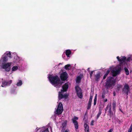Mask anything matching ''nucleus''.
Masks as SVG:
<instances>
[{
	"instance_id": "f257e3e1",
	"label": "nucleus",
	"mask_w": 132,
	"mask_h": 132,
	"mask_svg": "<svg viewBox=\"0 0 132 132\" xmlns=\"http://www.w3.org/2000/svg\"><path fill=\"white\" fill-rule=\"evenodd\" d=\"M48 78L51 83L55 87L59 85L60 86L62 84V83L60 78L57 75H51Z\"/></svg>"
},
{
	"instance_id": "f03ea898",
	"label": "nucleus",
	"mask_w": 132,
	"mask_h": 132,
	"mask_svg": "<svg viewBox=\"0 0 132 132\" xmlns=\"http://www.w3.org/2000/svg\"><path fill=\"white\" fill-rule=\"evenodd\" d=\"M116 79L112 77H109L107 78L105 82V86L107 88H110L115 85Z\"/></svg>"
},
{
	"instance_id": "7ed1b4c3",
	"label": "nucleus",
	"mask_w": 132,
	"mask_h": 132,
	"mask_svg": "<svg viewBox=\"0 0 132 132\" xmlns=\"http://www.w3.org/2000/svg\"><path fill=\"white\" fill-rule=\"evenodd\" d=\"M63 111V108L62 104L60 103L58 104L57 109L54 111L55 114L59 115L61 114Z\"/></svg>"
},
{
	"instance_id": "20e7f679",
	"label": "nucleus",
	"mask_w": 132,
	"mask_h": 132,
	"mask_svg": "<svg viewBox=\"0 0 132 132\" xmlns=\"http://www.w3.org/2000/svg\"><path fill=\"white\" fill-rule=\"evenodd\" d=\"M12 63L11 62L3 64L2 67L5 69V71L7 72L9 71L11 69V67Z\"/></svg>"
},
{
	"instance_id": "39448f33",
	"label": "nucleus",
	"mask_w": 132,
	"mask_h": 132,
	"mask_svg": "<svg viewBox=\"0 0 132 132\" xmlns=\"http://www.w3.org/2000/svg\"><path fill=\"white\" fill-rule=\"evenodd\" d=\"M68 74L66 72H62L60 76L61 80L62 81H67L68 78Z\"/></svg>"
},
{
	"instance_id": "423d86ee",
	"label": "nucleus",
	"mask_w": 132,
	"mask_h": 132,
	"mask_svg": "<svg viewBox=\"0 0 132 132\" xmlns=\"http://www.w3.org/2000/svg\"><path fill=\"white\" fill-rule=\"evenodd\" d=\"M63 91H61V92H59L58 99L59 100L63 98L67 99L68 96V95L67 94L63 95Z\"/></svg>"
},
{
	"instance_id": "0eeeda50",
	"label": "nucleus",
	"mask_w": 132,
	"mask_h": 132,
	"mask_svg": "<svg viewBox=\"0 0 132 132\" xmlns=\"http://www.w3.org/2000/svg\"><path fill=\"white\" fill-rule=\"evenodd\" d=\"M122 92L123 93H125V92L127 91H129L130 88L128 84H125L124 86L123 87L122 89Z\"/></svg>"
},
{
	"instance_id": "6e6552de",
	"label": "nucleus",
	"mask_w": 132,
	"mask_h": 132,
	"mask_svg": "<svg viewBox=\"0 0 132 132\" xmlns=\"http://www.w3.org/2000/svg\"><path fill=\"white\" fill-rule=\"evenodd\" d=\"M68 82L65 83L62 86V89L61 91L63 92H66L68 88Z\"/></svg>"
},
{
	"instance_id": "1a4fd4ad",
	"label": "nucleus",
	"mask_w": 132,
	"mask_h": 132,
	"mask_svg": "<svg viewBox=\"0 0 132 132\" xmlns=\"http://www.w3.org/2000/svg\"><path fill=\"white\" fill-rule=\"evenodd\" d=\"M117 58L119 62H124L125 61L126 57L124 56H121L120 58L119 56H118L117 57Z\"/></svg>"
},
{
	"instance_id": "9d476101",
	"label": "nucleus",
	"mask_w": 132,
	"mask_h": 132,
	"mask_svg": "<svg viewBox=\"0 0 132 132\" xmlns=\"http://www.w3.org/2000/svg\"><path fill=\"white\" fill-rule=\"evenodd\" d=\"M12 83V80H10L9 81H7L6 80H4L2 82V84L4 86H7L10 85Z\"/></svg>"
},
{
	"instance_id": "9b49d317",
	"label": "nucleus",
	"mask_w": 132,
	"mask_h": 132,
	"mask_svg": "<svg viewBox=\"0 0 132 132\" xmlns=\"http://www.w3.org/2000/svg\"><path fill=\"white\" fill-rule=\"evenodd\" d=\"M67 121L65 120L64 122L62 124V126L61 127H62V130H65L66 128V127L67 124Z\"/></svg>"
},
{
	"instance_id": "f8f14e48",
	"label": "nucleus",
	"mask_w": 132,
	"mask_h": 132,
	"mask_svg": "<svg viewBox=\"0 0 132 132\" xmlns=\"http://www.w3.org/2000/svg\"><path fill=\"white\" fill-rule=\"evenodd\" d=\"M101 73H99L95 75V81H98L101 77Z\"/></svg>"
},
{
	"instance_id": "ddd939ff",
	"label": "nucleus",
	"mask_w": 132,
	"mask_h": 132,
	"mask_svg": "<svg viewBox=\"0 0 132 132\" xmlns=\"http://www.w3.org/2000/svg\"><path fill=\"white\" fill-rule=\"evenodd\" d=\"M84 127L85 128V132H89V126L86 123L84 124Z\"/></svg>"
},
{
	"instance_id": "4468645a",
	"label": "nucleus",
	"mask_w": 132,
	"mask_h": 132,
	"mask_svg": "<svg viewBox=\"0 0 132 132\" xmlns=\"http://www.w3.org/2000/svg\"><path fill=\"white\" fill-rule=\"evenodd\" d=\"M75 88L77 94H78L79 93L82 92L79 86H77L75 87Z\"/></svg>"
},
{
	"instance_id": "2eb2a0df",
	"label": "nucleus",
	"mask_w": 132,
	"mask_h": 132,
	"mask_svg": "<svg viewBox=\"0 0 132 132\" xmlns=\"http://www.w3.org/2000/svg\"><path fill=\"white\" fill-rule=\"evenodd\" d=\"M73 123L74 124L75 127L76 129H77L78 128L79 126L78 122L77 121L73 120Z\"/></svg>"
},
{
	"instance_id": "dca6fc26",
	"label": "nucleus",
	"mask_w": 132,
	"mask_h": 132,
	"mask_svg": "<svg viewBox=\"0 0 132 132\" xmlns=\"http://www.w3.org/2000/svg\"><path fill=\"white\" fill-rule=\"evenodd\" d=\"M2 64L6 63V62L8 60L7 57L4 56L2 58Z\"/></svg>"
},
{
	"instance_id": "f3484780",
	"label": "nucleus",
	"mask_w": 132,
	"mask_h": 132,
	"mask_svg": "<svg viewBox=\"0 0 132 132\" xmlns=\"http://www.w3.org/2000/svg\"><path fill=\"white\" fill-rule=\"evenodd\" d=\"M65 54L68 57H69L70 55L71 54V50H67L65 51Z\"/></svg>"
},
{
	"instance_id": "a211bd4d",
	"label": "nucleus",
	"mask_w": 132,
	"mask_h": 132,
	"mask_svg": "<svg viewBox=\"0 0 132 132\" xmlns=\"http://www.w3.org/2000/svg\"><path fill=\"white\" fill-rule=\"evenodd\" d=\"M112 73V76L113 77H116L118 74H119L116 70H112L111 71Z\"/></svg>"
},
{
	"instance_id": "6ab92c4d",
	"label": "nucleus",
	"mask_w": 132,
	"mask_h": 132,
	"mask_svg": "<svg viewBox=\"0 0 132 132\" xmlns=\"http://www.w3.org/2000/svg\"><path fill=\"white\" fill-rule=\"evenodd\" d=\"M116 106V102L115 101H114L112 103V110L114 112V113L115 112V108Z\"/></svg>"
},
{
	"instance_id": "aec40b11",
	"label": "nucleus",
	"mask_w": 132,
	"mask_h": 132,
	"mask_svg": "<svg viewBox=\"0 0 132 132\" xmlns=\"http://www.w3.org/2000/svg\"><path fill=\"white\" fill-rule=\"evenodd\" d=\"M122 85L119 84L118 85L117 88V92H118L120 90V89L122 88Z\"/></svg>"
},
{
	"instance_id": "412c9836",
	"label": "nucleus",
	"mask_w": 132,
	"mask_h": 132,
	"mask_svg": "<svg viewBox=\"0 0 132 132\" xmlns=\"http://www.w3.org/2000/svg\"><path fill=\"white\" fill-rule=\"evenodd\" d=\"M77 96L80 99L82 98L83 97V95L82 92L79 93L78 94H77Z\"/></svg>"
},
{
	"instance_id": "4be33fe9",
	"label": "nucleus",
	"mask_w": 132,
	"mask_h": 132,
	"mask_svg": "<svg viewBox=\"0 0 132 132\" xmlns=\"http://www.w3.org/2000/svg\"><path fill=\"white\" fill-rule=\"evenodd\" d=\"M124 70L126 74L127 75H128L129 74V72L128 69L126 67H125Z\"/></svg>"
},
{
	"instance_id": "5701e85b",
	"label": "nucleus",
	"mask_w": 132,
	"mask_h": 132,
	"mask_svg": "<svg viewBox=\"0 0 132 132\" xmlns=\"http://www.w3.org/2000/svg\"><path fill=\"white\" fill-rule=\"evenodd\" d=\"M18 66H13L12 68V71H15L18 69Z\"/></svg>"
},
{
	"instance_id": "b1692460",
	"label": "nucleus",
	"mask_w": 132,
	"mask_h": 132,
	"mask_svg": "<svg viewBox=\"0 0 132 132\" xmlns=\"http://www.w3.org/2000/svg\"><path fill=\"white\" fill-rule=\"evenodd\" d=\"M108 112L110 114V117H111L113 115V113L112 111L111 108L110 109H109Z\"/></svg>"
},
{
	"instance_id": "393cba45",
	"label": "nucleus",
	"mask_w": 132,
	"mask_h": 132,
	"mask_svg": "<svg viewBox=\"0 0 132 132\" xmlns=\"http://www.w3.org/2000/svg\"><path fill=\"white\" fill-rule=\"evenodd\" d=\"M111 108V105L110 104H108L107 106L106 107L105 109V112L106 111H107L108 110V109L109 108V109Z\"/></svg>"
},
{
	"instance_id": "a878e982",
	"label": "nucleus",
	"mask_w": 132,
	"mask_h": 132,
	"mask_svg": "<svg viewBox=\"0 0 132 132\" xmlns=\"http://www.w3.org/2000/svg\"><path fill=\"white\" fill-rule=\"evenodd\" d=\"M81 79V78L79 76H78L76 79V81L77 82L79 83L80 82Z\"/></svg>"
},
{
	"instance_id": "bb28decb",
	"label": "nucleus",
	"mask_w": 132,
	"mask_h": 132,
	"mask_svg": "<svg viewBox=\"0 0 132 132\" xmlns=\"http://www.w3.org/2000/svg\"><path fill=\"white\" fill-rule=\"evenodd\" d=\"M22 84V81L20 80L17 83L16 85L18 86H20Z\"/></svg>"
},
{
	"instance_id": "cd10ccee",
	"label": "nucleus",
	"mask_w": 132,
	"mask_h": 132,
	"mask_svg": "<svg viewBox=\"0 0 132 132\" xmlns=\"http://www.w3.org/2000/svg\"><path fill=\"white\" fill-rule=\"evenodd\" d=\"M104 105H103L102 104H101L99 106V111H101L102 110L103 108Z\"/></svg>"
},
{
	"instance_id": "c85d7f7f",
	"label": "nucleus",
	"mask_w": 132,
	"mask_h": 132,
	"mask_svg": "<svg viewBox=\"0 0 132 132\" xmlns=\"http://www.w3.org/2000/svg\"><path fill=\"white\" fill-rule=\"evenodd\" d=\"M70 65L69 64H68L65 65L64 66V68L66 70H69L70 69L68 68L69 67H70Z\"/></svg>"
},
{
	"instance_id": "c756f323",
	"label": "nucleus",
	"mask_w": 132,
	"mask_h": 132,
	"mask_svg": "<svg viewBox=\"0 0 132 132\" xmlns=\"http://www.w3.org/2000/svg\"><path fill=\"white\" fill-rule=\"evenodd\" d=\"M5 54H6V55L7 56L9 57L10 58H11L12 57V56H11V54L10 52H8L7 53H6Z\"/></svg>"
},
{
	"instance_id": "7c9ffc66",
	"label": "nucleus",
	"mask_w": 132,
	"mask_h": 132,
	"mask_svg": "<svg viewBox=\"0 0 132 132\" xmlns=\"http://www.w3.org/2000/svg\"><path fill=\"white\" fill-rule=\"evenodd\" d=\"M119 73H120L121 71V67H118L117 69L116 70Z\"/></svg>"
},
{
	"instance_id": "2f4dec72",
	"label": "nucleus",
	"mask_w": 132,
	"mask_h": 132,
	"mask_svg": "<svg viewBox=\"0 0 132 132\" xmlns=\"http://www.w3.org/2000/svg\"><path fill=\"white\" fill-rule=\"evenodd\" d=\"M101 111H100V110L98 111V113L97 116V119H98L100 117V115L101 114Z\"/></svg>"
},
{
	"instance_id": "473e14b6",
	"label": "nucleus",
	"mask_w": 132,
	"mask_h": 132,
	"mask_svg": "<svg viewBox=\"0 0 132 132\" xmlns=\"http://www.w3.org/2000/svg\"><path fill=\"white\" fill-rule=\"evenodd\" d=\"M78 119V118L76 116H74L73 118L71 119V121L73 122V120L77 121L76 120H77Z\"/></svg>"
},
{
	"instance_id": "72a5a7b5",
	"label": "nucleus",
	"mask_w": 132,
	"mask_h": 132,
	"mask_svg": "<svg viewBox=\"0 0 132 132\" xmlns=\"http://www.w3.org/2000/svg\"><path fill=\"white\" fill-rule=\"evenodd\" d=\"M93 98V96L90 95L89 99L88 101V103H91Z\"/></svg>"
},
{
	"instance_id": "f704fd0d",
	"label": "nucleus",
	"mask_w": 132,
	"mask_h": 132,
	"mask_svg": "<svg viewBox=\"0 0 132 132\" xmlns=\"http://www.w3.org/2000/svg\"><path fill=\"white\" fill-rule=\"evenodd\" d=\"M131 59V57H129L127 59H126L125 61L127 62H129L130 61Z\"/></svg>"
},
{
	"instance_id": "c9c22d12",
	"label": "nucleus",
	"mask_w": 132,
	"mask_h": 132,
	"mask_svg": "<svg viewBox=\"0 0 132 132\" xmlns=\"http://www.w3.org/2000/svg\"><path fill=\"white\" fill-rule=\"evenodd\" d=\"M91 103H88V106L87 108V110H89L90 108Z\"/></svg>"
},
{
	"instance_id": "e433bc0d",
	"label": "nucleus",
	"mask_w": 132,
	"mask_h": 132,
	"mask_svg": "<svg viewBox=\"0 0 132 132\" xmlns=\"http://www.w3.org/2000/svg\"><path fill=\"white\" fill-rule=\"evenodd\" d=\"M42 132H49L48 128H46L45 130H42Z\"/></svg>"
},
{
	"instance_id": "4c0bfd02",
	"label": "nucleus",
	"mask_w": 132,
	"mask_h": 132,
	"mask_svg": "<svg viewBox=\"0 0 132 132\" xmlns=\"http://www.w3.org/2000/svg\"><path fill=\"white\" fill-rule=\"evenodd\" d=\"M116 119V121H117L119 123H121L122 122V121L121 120H120L119 119H118V118H117V119Z\"/></svg>"
},
{
	"instance_id": "58836bf2",
	"label": "nucleus",
	"mask_w": 132,
	"mask_h": 132,
	"mask_svg": "<svg viewBox=\"0 0 132 132\" xmlns=\"http://www.w3.org/2000/svg\"><path fill=\"white\" fill-rule=\"evenodd\" d=\"M110 71V69H109L108 70L106 71V72L105 73V74H106L107 76L109 74V73Z\"/></svg>"
},
{
	"instance_id": "ea45409f",
	"label": "nucleus",
	"mask_w": 132,
	"mask_h": 132,
	"mask_svg": "<svg viewBox=\"0 0 132 132\" xmlns=\"http://www.w3.org/2000/svg\"><path fill=\"white\" fill-rule=\"evenodd\" d=\"M110 71V69H109L108 70L106 71V72L105 73V74H106L107 76L109 74V73Z\"/></svg>"
},
{
	"instance_id": "a19ab883",
	"label": "nucleus",
	"mask_w": 132,
	"mask_h": 132,
	"mask_svg": "<svg viewBox=\"0 0 132 132\" xmlns=\"http://www.w3.org/2000/svg\"><path fill=\"white\" fill-rule=\"evenodd\" d=\"M107 76V75H106V74H105L104 75L103 78V79L102 82L104 79H105Z\"/></svg>"
},
{
	"instance_id": "79ce46f5",
	"label": "nucleus",
	"mask_w": 132,
	"mask_h": 132,
	"mask_svg": "<svg viewBox=\"0 0 132 132\" xmlns=\"http://www.w3.org/2000/svg\"><path fill=\"white\" fill-rule=\"evenodd\" d=\"M105 94L104 93H102V98H104L105 97Z\"/></svg>"
},
{
	"instance_id": "37998d69",
	"label": "nucleus",
	"mask_w": 132,
	"mask_h": 132,
	"mask_svg": "<svg viewBox=\"0 0 132 132\" xmlns=\"http://www.w3.org/2000/svg\"><path fill=\"white\" fill-rule=\"evenodd\" d=\"M97 94H96L95 95V96L94 97V102H96L97 101Z\"/></svg>"
},
{
	"instance_id": "c03bdc74",
	"label": "nucleus",
	"mask_w": 132,
	"mask_h": 132,
	"mask_svg": "<svg viewBox=\"0 0 132 132\" xmlns=\"http://www.w3.org/2000/svg\"><path fill=\"white\" fill-rule=\"evenodd\" d=\"M94 120H92L91 122V124H90L91 125L93 126L94 125Z\"/></svg>"
},
{
	"instance_id": "a18cd8bd",
	"label": "nucleus",
	"mask_w": 132,
	"mask_h": 132,
	"mask_svg": "<svg viewBox=\"0 0 132 132\" xmlns=\"http://www.w3.org/2000/svg\"><path fill=\"white\" fill-rule=\"evenodd\" d=\"M108 101V99L107 98H106L105 99H104L103 100V102L104 103Z\"/></svg>"
},
{
	"instance_id": "49530a36",
	"label": "nucleus",
	"mask_w": 132,
	"mask_h": 132,
	"mask_svg": "<svg viewBox=\"0 0 132 132\" xmlns=\"http://www.w3.org/2000/svg\"><path fill=\"white\" fill-rule=\"evenodd\" d=\"M63 132H69V129H67L66 130H62Z\"/></svg>"
},
{
	"instance_id": "de8ad7c7",
	"label": "nucleus",
	"mask_w": 132,
	"mask_h": 132,
	"mask_svg": "<svg viewBox=\"0 0 132 132\" xmlns=\"http://www.w3.org/2000/svg\"><path fill=\"white\" fill-rule=\"evenodd\" d=\"M113 128L111 129L108 132H112L113 131Z\"/></svg>"
},
{
	"instance_id": "09e8293b",
	"label": "nucleus",
	"mask_w": 132,
	"mask_h": 132,
	"mask_svg": "<svg viewBox=\"0 0 132 132\" xmlns=\"http://www.w3.org/2000/svg\"><path fill=\"white\" fill-rule=\"evenodd\" d=\"M94 71H91L90 72H89V75H92L93 72H94Z\"/></svg>"
},
{
	"instance_id": "8fccbe9b",
	"label": "nucleus",
	"mask_w": 132,
	"mask_h": 132,
	"mask_svg": "<svg viewBox=\"0 0 132 132\" xmlns=\"http://www.w3.org/2000/svg\"><path fill=\"white\" fill-rule=\"evenodd\" d=\"M129 91H127V92H125V93L127 95H128V92Z\"/></svg>"
},
{
	"instance_id": "3c124183",
	"label": "nucleus",
	"mask_w": 132,
	"mask_h": 132,
	"mask_svg": "<svg viewBox=\"0 0 132 132\" xmlns=\"http://www.w3.org/2000/svg\"><path fill=\"white\" fill-rule=\"evenodd\" d=\"M96 102H95V101L94 102V105H96Z\"/></svg>"
},
{
	"instance_id": "603ef678",
	"label": "nucleus",
	"mask_w": 132,
	"mask_h": 132,
	"mask_svg": "<svg viewBox=\"0 0 132 132\" xmlns=\"http://www.w3.org/2000/svg\"><path fill=\"white\" fill-rule=\"evenodd\" d=\"M89 69H90L89 68H88V69H87V71L89 72H90V71L89 70Z\"/></svg>"
},
{
	"instance_id": "864d4df0",
	"label": "nucleus",
	"mask_w": 132,
	"mask_h": 132,
	"mask_svg": "<svg viewBox=\"0 0 132 132\" xmlns=\"http://www.w3.org/2000/svg\"><path fill=\"white\" fill-rule=\"evenodd\" d=\"M92 76V75H90V77L91 78Z\"/></svg>"
},
{
	"instance_id": "5fc2aeb1",
	"label": "nucleus",
	"mask_w": 132,
	"mask_h": 132,
	"mask_svg": "<svg viewBox=\"0 0 132 132\" xmlns=\"http://www.w3.org/2000/svg\"><path fill=\"white\" fill-rule=\"evenodd\" d=\"M115 92H114L113 93V96H115Z\"/></svg>"
},
{
	"instance_id": "6e6d98bb",
	"label": "nucleus",
	"mask_w": 132,
	"mask_h": 132,
	"mask_svg": "<svg viewBox=\"0 0 132 132\" xmlns=\"http://www.w3.org/2000/svg\"><path fill=\"white\" fill-rule=\"evenodd\" d=\"M37 128H36V129H37V130H38V129Z\"/></svg>"
},
{
	"instance_id": "4d7b16f0",
	"label": "nucleus",
	"mask_w": 132,
	"mask_h": 132,
	"mask_svg": "<svg viewBox=\"0 0 132 132\" xmlns=\"http://www.w3.org/2000/svg\"><path fill=\"white\" fill-rule=\"evenodd\" d=\"M2 86V87H3V85H2V86Z\"/></svg>"
},
{
	"instance_id": "13d9d810",
	"label": "nucleus",
	"mask_w": 132,
	"mask_h": 132,
	"mask_svg": "<svg viewBox=\"0 0 132 132\" xmlns=\"http://www.w3.org/2000/svg\"><path fill=\"white\" fill-rule=\"evenodd\" d=\"M121 112H122V111H121Z\"/></svg>"
}]
</instances>
